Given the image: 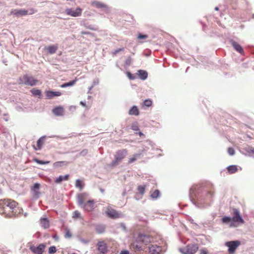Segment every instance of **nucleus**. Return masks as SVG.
Returning a JSON list of instances; mask_svg holds the SVG:
<instances>
[{
    "instance_id": "f257e3e1",
    "label": "nucleus",
    "mask_w": 254,
    "mask_h": 254,
    "mask_svg": "<svg viewBox=\"0 0 254 254\" xmlns=\"http://www.w3.org/2000/svg\"><path fill=\"white\" fill-rule=\"evenodd\" d=\"M153 237L149 235L140 233L129 245L130 249L134 252L143 254L147 245L153 242Z\"/></svg>"
},
{
    "instance_id": "f03ea898",
    "label": "nucleus",
    "mask_w": 254,
    "mask_h": 254,
    "mask_svg": "<svg viewBox=\"0 0 254 254\" xmlns=\"http://www.w3.org/2000/svg\"><path fill=\"white\" fill-rule=\"evenodd\" d=\"M18 203L10 199L0 200V214L11 217L17 214Z\"/></svg>"
},
{
    "instance_id": "7ed1b4c3",
    "label": "nucleus",
    "mask_w": 254,
    "mask_h": 254,
    "mask_svg": "<svg viewBox=\"0 0 254 254\" xmlns=\"http://www.w3.org/2000/svg\"><path fill=\"white\" fill-rule=\"evenodd\" d=\"M127 154V149H121L117 151L115 154V159L111 163L112 167L116 166L120 163Z\"/></svg>"
},
{
    "instance_id": "20e7f679",
    "label": "nucleus",
    "mask_w": 254,
    "mask_h": 254,
    "mask_svg": "<svg viewBox=\"0 0 254 254\" xmlns=\"http://www.w3.org/2000/svg\"><path fill=\"white\" fill-rule=\"evenodd\" d=\"M38 82V80L35 79L34 77L27 74L21 76L18 79L19 84H25L31 86L35 85Z\"/></svg>"
},
{
    "instance_id": "39448f33",
    "label": "nucleus",
    "mask_w": 254,
    "mask_h": 254,
    "mask_svg": "<svg viewBox=\"0 0 254 254\" xmlns=\"http://www.w3.org/2000/svg\"><path fill=\"white\" fill-rule=\"evenodd\" d=\"M198 247L196 244H190L180 249L183 254H194L198 250Z\"/></svg>"
},
{
    "instance_id": "423d86ee",
    "label": "nucleus",
    "mask_w": 254,
    "mask_h": 254,
    "mask_svg": "<svg viewBox=\"0 0 254 254\" xmlns=\"http://www.w3.org/2000/svg\"><path fill=\"white\" fill-rule=\"evenodd\" d=\"M161 251V247L157 245H153L150 243L147 245L145 253L149 254H158Z\"/></svg>"
},
{
    "instance_id": "0eeeda50",
    "label": "nucleus",
    "mask_w": 254,
    "mask_h": 254,
    "mask_svg": "<svg viewBox=\"0 0 254 254\" xmlns=\"http://www.w3.org/2000/svg\"><path fill=\"white\" fill-rule=\"evenodd\" d=\"M241 243L239 241H234L226 242L225 245L228 247V252L229 254H233L237 248L240 245Z\"/></svg>"
},
{
    "instance_id": "6e6552de",
    "label": "nucleus",
    "mask_w": 254,
    "mask_h": 254,
    "mask_svg": "<svg viewBox=\"0 0 254 254\" xmlns=\"http://www.w3.org/2000/svg\"><path fill=\"white\" fill-rule=\"evenodd\" d=\"M106 213L108 216L113 219L120 218L122 215L121 213L111 207H108L107 208Z\"/></svg>"
},
{
    "instance_id": "1a4fd4ad",
    "label": "nucleus",
    "mask_w": 254,
    "mask_h": 254,
    "mask_svg": "<svg viewBox=\"0 0 254 254\" xmlns=\"http://www.w3.org/2000/svg\"><path fill=\"white\" fill-rule=\"evenodd\" d=\"M82 9L80 7H77L75 10L72 8H66L65 12L67 15L72 17H78L81 15Z\"/></svg>"
},
{
    "instance_id": "9d476101",
    "label": "nucleus",
    "mask_w": 254,
    "mask_h": 254,
    "mask_svg": "<svg viewBox=\"0 0 254 254\" xmlns=\"http://www.w3.org/2000/svg\"><path fill=\"white\" fill-rule=\"evenodd\" d=\"M96 207L97 205L94 200H87L82 206L85 210L88 212L93 211Z\"/></svg>"
},
{
    "instance_id": "9b49d317",
    "label": "nucleus",
    "mask_w": 254,
    "mask_h": 254,
    "mask_svg": "<svg viewBox=\"0 0 254 254\" xmlns=\"http://www.w3.org/2000/svg\"><path fill=\"white\" fill-rule=\"evenodd\" d=\"M46 247L45 244H41L37 247L34 246H30V250L34 254H43Z\"/></svg>"
},
{
    "instance_id": "f8f14e48",
    "label": "nucleus",
    "mask_w": 254,
    "mask_h": 254,
    "mask_svg": "<svg viewBox=\"0 0 254 254\" xmlns=\"http://www.w3.org/2000/svg\"><path fill=\"white\" fill-rule=\"evenodd\" d=\"M232 221L235 222H240L241 223H244V221L242 218L241 217L239 211L236 209H234V214L233 217L232 218Z\"/></svg>"
},
{
    "instance_id": "ddd939ff",
    "label": "nucleus",
    "mask_w": 254,
    "mask_h": 254,
    "mask_svg": "<svg viewBox=\"0 0 254 254\" xmlns=\"http://www.w3.org/2000/svg\"><path fill=\"white\" fill-rule=\"evenodd\" d=\"M87 200V195L85 193H80L77 196V201L79 206H82Z\"/></svg>"
},
{
    "instance_id": "4468645a",
    "label": "nucleus",
    "mask_w": 254,
    "mask_h": 254,
    "mask_svg": "<svg viewBox=\"0 0 254 254\" xmlns=\"http://www.w3.org/2000/svg\"><path fill=\"white\" fill-rule=\"evenodd\" d=\"M11 13L16 16H24L28 14V10L25 9H14Z\"/></svg>"
},
{
    "instance_id": "2eb2a0df",
    "label": "nucleus",
    "mask_w": 254,
    "mask_h": 254,
    "mask_svg": "<svg viewBox=\"0 0 254 254\" xmlns=\"http://www.w3.org/2000/svg\"><path fill=\"white\" fill-rule=\"evenodd\" d=\"M64 109L62 106L56 107L53 109V113L57 116H61L64 115Z\"/></svg>"
},
{
    "instance_id": "dca6fc26",
    "label": "nucleus",
    "mask_w": 254,
    "mask_h": 254,
    "mask_svg": "<svg viewBox=\"0 0 254 254\" xmlns=\"http://www.w3.org/2000/svg\"><path fill=\"white\" fill-rule=\"evenodd\" d=\"M97 246L98 250L100 253L105 254L107 252V246L104 242H99L97 244Z\"/></svg>"
},
{
    "instance_id": "f3484780",
    "label": "nucleus",
    "mask_w": 254,
    "mask_h": 254,
    "mask_svg": "<svg viewBox=\"0 0 254 254\" xmlns=\"http://www.w3.org/2000/svg\"><path fill=\"white\" fill-rule=\"evenodd\" d=\"M45 93L47 97L49 99H51L54 96H60L62 95V93L60 91H46Z\"/></svg>"
},
{
    "instance_id": "a211bd4d",
    "label": "nucleus",
    "mask_w": 254,
    "mask_h": 254,
    "mask_svg": "<svg viewBox=\"0 0 254 254\" xmlns=\"http://www.w3.org/2000/svg\"><path fill=\"white\" fill-rule=\"evenodd\" d=\"M232 45L234 48L235 49L236 51H237L238 52L240 53V54L244 55V52L243 50V49L242 48V46L237 43L235 41H232L231 42Z\"/></svg>"
},
{
    "instance_id": "6ab92c4d",
    "label": "nucleus",
    "mask_w": 254,
    "mask_h": 254,
    "mask_svg": "<svg viewBox=\"0 0 254 254\" xmlns=\"http://www.w3.org/2000/svg\"><path fill=\"white\" fill-rule=\"evenodd\" d=\"M58 49V47L57 45H51L45 47V50L47 51V52L50 54H53L56 52Z\"/></svg>"
},
{
    "instance_id": "aec40b11",
    "label": "nucleus",
    "mask_w": 254,
    "mask_h": 254,
    "mask_svg": "<svg viewBox=\"0 0 254 254\" xmlns=\"http://www.w3.org/2000/svg\"><path fill=\"white\" fill-rule=\"evenodd\" d=\"M91 5L93 6L96 7L97 8H107L108 6L106 4H104L103 2L94 1H92L91 3Z\"/></svg>"
},
{
    "instance_id": "412c9836",
    "label": "nucleus",
    "mask_w": 254,
    "mask_h": 254,
    "mask_svg": "<svg viewBox=\"0 0 254 254\" xmlns=\"http://www.w3.org/2000/svg\"><path fill=\"white\" fill-rule=\"evenodd\" d=\"M129 115L138 116L139 114L137 107L135 106H133L129 111Z\"/></svg>"
},
{
    "instance_id": "4be33fe9",
    "label": "nucleus",
    "mask_w": 254,
    "mask_h": 254,
    "mask_svg": "<svg viewBox=\"0 0 254 254\" xmlns=\"http://www.w3.org/2000/svg\"><path fill=\"white\" fill-rule=\"evenodd\" d=\"M69 178L68 175H65L64 176H60L55 180V183L57 184L61 183L63 181H67Z\"/></svg>"
},
{
    "instance_id": "5701e85b",
    "label": "nucleus",
    "mask_w": 254,
    "mask_h": 254,
    "mask_svg": "<svg viewBox=\"0 0 254 254\" xmlns=\"http://www.w3.org/2000/svg\"><path fill=\"white\" fill-rule=\"evenodd\" d=\"M138 76L139 78L142 80H145L148 76L147 72L143 70H139L138 71Z\"/></svg>"
},
{
    "instance_id": "b1692460",
    "label": "nucleus",
    "mask_w": 254,
    "mask_h": 254,
    "mask_svg": "<svg viewBox=\"0 0 254 254\" xmlns=\"http://www.w3.org/2000/svg\"><path fill=\"white\" fill-rule=\"evenodd\" d=\"M41 225L44 228H47L49 226V222L46 218H41L40 219Z\"/></svg>"
},
{
    "instance_id": "393cba45",
    "label": "nucleus",
    "mask_w": 254,
    "mask_h": 254,
    "mask_svg": "<svg viewBox=\"0 0 254 254\" xmlns=\"http://www.w3.org/2000/svg\"><path fill=\"white\" fill-rule=\"evenodd\" d=\"M68 163L66 161H58L54 163L53 166L55 168L62 167L64 165H67Z\"/></svg>"
},
{
    "instance_id": "a878e982",
    "label": "nucleus",
    "mask_w": 254,
    "mask_h": 254,
    "mask_svg": "<svg viewBox=\"0 0 254 254\" xmlns=\"http://www.w3.org/2000/svg\"><path fill=\"white\" fill-rule=\"evenodd\" d=\"M227 170L230 174H233L237 171L238 169L236 166L231 165L227 168Z\"/></svg>"
},
{
    "instance_id": "bb28decb",
    "label": "nucleus",
    "mask_w": 254,
    "mask_h": 254,
    "mask_svg": "<svg viewBox=\"0 0 254 254\" xmlns=\"http://www.w3.org/2000/svg\"><path fill=\"white\" fill-rule=\"evenodd\" d=\"M76 80H74L72 81H71L70 82L64 83L61 85V87L62 88H65L68 86H71L74 85L76 83Z\"/></svg>"
},
{
    "instance_id": "cd10ccee",
    "label": "nucleus",
    "mask_w": 254,
    "mask_h": 254,
    "mask_svg": "<svg viewBox=\"0 0 254 254\" xmlns=\"http://www.w3.org/2000/svg\"><path fill=\"white\" fill-rule=\"evenodd\" d=\"M40 185L38 183H35L31 188V190L35 192L36 194H39V192L37 190L40 189Z\"/></svg>"
},
{
    "instance_id": "c85d7f7f",
    "label": "nucleus",
    "mask_w": 254,
    "mask_h": 254,
    "mask_svg": "<svg viewBox=\"0 0 254 254\" xmlns=\"http://www.w3.org/2000/svg\"><path fill=\"white\" fill-rule=\"evenodd\" d=\"M245 150L247 151L249 155L254 154V148L250 146L246 147Z\"/></svg>"
},
{
    "instance_id": "c756f323",
    "label": "nucleus",
    "mask_w": 254,
    "mask_h": 254,
    "mask_svg": "<svg viewBox=\"0 0 254 254\" xmlns=\"http://www.w3.org/2000/svg\"><path fill=\"white\" fill-rule=\"evenodd\" d=\"M33 161L34 162H36L37 163H38L39 164H41V165L48 164L50 163V161H44L40 160L38 159L37 158H34Z\"/></svg>"
},
{
    "instance_id": "7c9ffc66",
    "label": "nucleus",
    "mask_w": 254,
    "mask_h": 254,
    "mask_svg": "<svg viewBox=\"0 0 254 254\" xmlns=\"http://www.w3.org/2000/svg\"><path fill=\"white\" fill-rule=\"evenodd\" d=\"M31 92L33 95L35 96H41V91L39 89H33L31 90Z\"/></svg>"
},
{
    "instance_id": "2f4dec72",
    "label": "nucleus",
    "mask_w": 254,
    "mask_h": 254,
    "mask_svg": "<svg viewBox=\"0 0 254 254\" xmlns=\"http://www.w3.org/2000/svg\"><path fill=\"white\" fill-rule=\"evenodd\" d=\"M152 102L150 99H146L143 102L142 106L149 107L152 105Z\"/></svg>"
},
{
    "instance_id": "473e14b6",
    "label": "nucleus",
    "mask_w": 254,
    "mask_h": 254,
    "mask_svg": "<svg viewBox=\"0 0 254 254\" xmlns=\"http://www.w3.org/2000/svg\"><path fill=\"white\" fill-rule=\"evenodd\" d=\"M160 194V191L158 190H155L151 194V197L153 198H157Z\"/></svg>"
},
{
    "instance_id": "72a5a7b5",
    "label": "nucleus",
    "mask_w": 254,
    "mask_h": 254,
    "mask_svg": "<svg viewBox=\"0 0 254 254\" xmlns=\"http://www.w3.org/2000/svg\"><path fill=\"white\" fill-rule=\"evenodd\" d=\"M232 221V218L230 217L224 216L222 219L223 223H228Z\"/></svg>"
},
{
    "instance_id": "f704fd0d",
    "label": "nucleus",
    "mask_w": 254,
    "mask_h": 254,
    "mask_svg": "<svg viewBox=\"0 0 254 254\" xmlns=\"http://www.w3.org/2000/svg\"><path fill=\"white\" fill-rule=\"evenodd\" d=\"M65 237L66 238H70L72 236V234L70 230L67 228L65 229Z\"/></svg>"
},
{
    "instance_id": "c9c22d12",
    "label": "nucleus",
    "mask_w": 254,
    "mask_h": 254,
    "mask_svg": "<svg viewBox=\"0 0 254 254\" xmlns=\"http://www.w3.org/2000/svg\"><path fill=\"white\" fill-rule=\"evenodd\" d=\"M57 252V249L55 246H51L49 248V253L50 254H53Z\"/></svg>"
},
{
    "instance_id": "e433bc0d",
    "label": "nucleus",
    "mask_w": 254,
    "mask_h": 254,
    "mask_svg": "<svg viewBox=\"0 0 254 254\" xmlns=\"http://www.w3.org/2000/svg\"><path fill=\"white\" fill-rule=\"evenodd\" d=\"M75 185L76 187L79 188L80 189H82L83 187L82 182L79 180H77L76 181Z\"/></svg>"
},
{
    "instance_id": "4c0bfd02",
    "label": "nucleus",
    "mask_w": 254,
    "mask_h": 254,
    "mask_svg": "<svg viewBox=\"0 0 254 254\" xmlns=\"http://www.w3.org/2000/svg\"><path fill=\"white\" fill-rule=\"evenodd\" d=\"M145 189V186H138L137 190H138V192L140 194H142L144 192Z\"/></svg>"
},
{
    "instance_id": "58836bf2",
    "label": "nucleus",
    "mask_w": 254,
    "mask_h": 254,
    "mask_svg": "<svg viewBox=\"0 0 254 254\" xmlns=\"http://www.w3.org/2000/svg\"><path fill=\"white\" fill-rule=\"evenodd\" d=\"M228 153L230 155H233L235 153V150L232 147H229L228 148Z\"/></svg>"
},
{
    "instance_id": "ea45409f",
    "label": "nucleus",
    "mask_w": 254,
    "mask_h": 254,
    "mask_svg": "<svg viewBox=\"0 0 254 254\" xmlns=\"http://www.w3.org/2000/svg\"><path fill=\"white\" fill-rule=\"evenodd\" d=\"M88 153V150L86 149H83L80 152V155L81 156H86Z\"/></svg>"
},
{
    "instance_id": "a19ab883",
    "label": "nucleus",
    "mask_w": 254,
    "mask_h": 254,
    "mask_svg": "<svg viewBox=\"0 0 254 254\" xmlns=\"http://www.w3.org/2000/svg\"><path fill=\"white\" fill-rule=\"evenodd\" d=\"M137 156V155L136 154V155H134L133 157L129 158L128 160V163L129 164H131V163H133L134 161H135L136 159Z\"/></svg>"
},
{
    "instance_id": "79ce46f5",
    "label": "nucleus",
    "mask_w": 254,
    "mask_h": 254,
    "mask_svg": "<svg viewBox=\"0 0 254 254\" xmlns=\"http://www.w3.org/2000/svg\"><path fill=\"white\" fill-rule=\"evenodd\" d=\"M43 142L41 139H39L37 141V145L38 149H40L41 148Z\"/></svg>"
},
{
    "instance_id": "37998d69",
    "label": "nucleus",
    "mask_w": 254,
    "mask_h": 254,
    "mask_svg": "<svg viewBox=\"0 0 254 254\" xmlns=\"http://www.w3.org/2000/svg\"><path fill=\"white\" fill-rule=\"evenodd\" d=\"M80 214L77 211H75L73 213V217L74 218H77L80 217Z\"/></svg>"
},
{
    "instance_id": "c03bdc74",
    "label": "nucleus",
    "mask_w": 254,
    "mask_h": 254,
    "mask_svg": "<svg viewBox=\"0 0 254 254\" xmlns=\"http://www.w3.org/2000/svg\"><path fill=\"white\" fill-rule=\"evenodd\" d=\"M148 37V36L147 35H142V34H139L137 36V38L139 39H146Z\"/></svg>"
},
{
    "instance_id": "a18cd8bd",
    "label": "nucleus",
    "mask_w": 254,
    "mask_h": 254,
    "mask_svg": "<svg viewBox=\"0 0 254 254\" xmlns=\"http://www.w3.org/2000/svg\"><path fill=\"white\" fill-rule=\"evenodd\" d=\"M36 11L37 10L34 9V8H30L29 10H28V14H33L35 13Z\"/></svg>"
},
{
    "instance_id": "49530a36",
    "label": "nucleus",
    "mask_w": 254,
    "mask_h": 254,
    "mask_svg": "<svg viewBox=\"0 0 254 254\" xmlns=\"http://www.w3.org/2000/svg\"><path fill=\"white\" fill-rule=\"evenodd\" d=\"M132 62V60L130 57H128L126 61V64L127 65H129Z\"/></svg>"
},
{
    "instance_id": "de8ad7c7",
    "label": "nucleus",
    "mask_w": 254,
    "mask_h": 254,
    "mask_svg": "<svg viewBox=\"0 0 254 254\" xmlns=\"http://www.w3.org/2000/svg\"><path fill=\"white\" fill-rule=\"evenodd\" d=\"M207 193H208V194H209V195H210V197H212V196H213V194H214V191L213 189V188H212V189H211V190H209V191H208V192H207Z\"/></svg>"
},
{
    "instance_id": "09e8293b",
    "label": "nucleus",
    "mask_w": 254,
    "mask_h": 254,
    "mask_svg": "<svg viewBox=\"0 0 254 254\" xmlns=\"http://www.w3.org/2000/svg\"><path fill=\"white\" fill-rule=\"evenodd\" d=\"M200 254H208L207 251L205 249H201L200 251Z\"/></svg>"
},
{
    "instance_id": "8fccbe9b",
    "label": "nucleus",
    "mask_w": 254,
    "mask_h": 254,
    "mask_svg": "<svg viewBox=\"0 0 254 254\" xmlns=\"http://www.w3.org/2000/svg\"><path fill=\"white\" fill-rule=\"evenodd\" d=\"M127 76L128 77V78L130 79H134L133 77L132 76L131 73L129 72H127Z\"/></svg>"
},
{
    "instance_id": "3c124183",
    "label": "nucleus",
    "mask_w": 254,
    "mask_h": 254,
    "mask_svg": "<svg viewBox=\"0 0 254 254\" xmlns=\"http://www.w3.org/2000/svg\"><path fill=\"white\" fill-rule=\"evenodd\" d=\"M131 128L134 130H139L138 127L136 125H132L131 127Z\"/></svg>"
},
{
    "instance_id": "603ef678",
    "label": "nucleus",
    "mask_w": 254,
    "mask_h": 254,
    "mask_svg": "<svg viewBox=\"0 0 254 254\" xmlns=\"http://www.w3.org/2000/svg\"><path fill=\"white\" fill-rule=\"evenodd\" d=\"M123 50H124V48H120L119 49H117V50H115L114 53L115 54H117V53H119V52H120L121 51H123Z\"/></svg>"
},
{
    "instance_id": "864d4df0",
    "label": "nucleus",
    "mask_w": 254,
    "mask_h": 254,
    "mask_svg": "<svg viewBox=\"0 0 254 254\" xmlns=\"http://www.w3.org/2000/svg\"><path fill=\"white\" fill-rule=\"evenodd\" d=\"M129 252L127 250L122 251L120 254H129Z\"/></svg>"
},
{
    "instance_id": "5fc2aeb1",
    "label": "nucleus",
    "mask_w": 254,
    "mask_h": 254,
    "mask_svg": "<svg viewBox=\"0 0 254 254\" xmlns=\"http://www.w3.org/2000/svg\"><path fill=\"white\" fill-rule=\"evenodd\" d=\"M100 191H101L102 193H104V191H105V190H104V189H102V188H100Z\"/></svg>"
},
{
    "instance_id": "6e6d98bb",
    "label": "nucleus",
    "mask_w": 254,
    "mask_h": 254,
    "mask_svg": "<svg viewBox=\"0 0 254 254\" xmlns=\"http://www.w3.org/2000/svg\"><path fill=\"white\" fill-rule=\"evenodd\" d=\"M139 135L140 136H141L143 135V133L141 132H139Z\"/></svg>"
},
{
    "instance_id": "4d7b16f0",
    "label": "nucleus",
    "mask_w": 254,
    "mask_h": 254,
    "mask_svg": "<svg viewBox=\"0 0 254 254\" xmlns=\"http://www.w3.org/2000/svg\"><path fill=\"white\" fill-rule=\"evenodd\" d=\"M80 104H81L83 106H85V104L84 103H83L82 102H80Z\"/></svg>"
},
{
    "instance_id": "13d9d810",
    "label": "nucleus",
    "mask_w": 254,
    "mask_h": 254,
    "mask_svg": "<svg viewBox=\"0 0 254 254\" xmlns=\"http://www.w3.org/2000/svg\"><path fill=\"white\" fill-rule=\"evenodd\" d=\"M215 10H218V7H215Z\"/></svg>"
}]
</instances>
